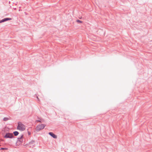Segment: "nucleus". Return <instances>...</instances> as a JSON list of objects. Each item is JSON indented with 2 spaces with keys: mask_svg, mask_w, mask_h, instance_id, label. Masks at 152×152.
<instances>
[{
  "mask_svg": "<svg viewBox=\"0 0 152 152\" xmlns=\"http://www.w3.org/2000/svg\"><path fill=\"white\" fill-rule=\"evenodd\" d=\"M9 20H10V18H5L0 21V23Z\"/></svg>",
  "mask_w": 152,
  "mask_h": 152,
  "instance_id": "5",
  "label": "nucleus"
},
{
  "mask_svg": "<svg viewBox=\"0 0 152 152\" xmlns=\"http://www.w3.org/2000/svg\"><path fill=\"white\" fill-rule=\"evenodd\" d=\"M13 137V135L12 134H10V138H12Z\"/></svg>",
  "mask_w": 152,
  "mask_h": 152,
  "instance_id": "10",
  "label": "nucleus"
},
{
  "mask_svg": "<svg viewBox=\"0 0 152 152\" xmlns=\"http://www.w3.org/2000/svg\"><path fill=\"white\" fill-rule=\"evenodd\" d=\"M7 149L6 148H1V149L2 150H7Z\"/></svg>",
  "mask_w": 152,
  "mask_h": 152,
  "instance_id": "11",
  "label": "nucleus"
},
{
  "mask_svg": "<svg viewBox=\"0 0 152 152\" xmlns=\"http://www.w3.org/2000/svg\"><path fill=\"white\" fill-rule=\"evenodd\" d=\"M34 142V141H32L29 143V145L31 147L33 148L34 147L35 145Z\"/></svg>",
  "mask_w": 152,
  "mask_h": 152,
  "instance_id": "3",
  "label": "nucleus"
},
{
  "mask_svg": "<svg viewBox=\"0 0 152 152\" xmlns=\"http://www.w3.org/2000/svg\"><path fill=\"white\" fill-rule=\"evenodd\" d=\"M76 22L78 23H82L83 22L82 21H81L79 20H76Z\"/></svg>",
  "mask_w": 152,
  "mask_h": 152,
  "instance_id": "8",
  "label": "nucleus"
},
{
  "mask_svg": "<svg viewBox=\"0 0 152 152\" xmlns=\"http://www.w3.org/2000/svg\"><path fill=\"white\" fill-rule=\"evenodd\" d=\"M45 126V125L44 124H42L40 125H39L37 126L36 128V130L37 131L41 130L43 129Z\"/></svg>",
  "mask_w": 152,
  "mask_h": 152,
  "instance_id": "2",
  "label": "nucleus"
},
{
  "mask_svg": "<svg viewBox=\"0 0 152 152\" xmlns=\"http://www.w3.org/2000/svg\"><path fill=\"white\" fill-rule=\"evenodd\" d=\"M13 134L15 136H16L18 135L19 133L18 132L15 131L13 132Z\"/></svg>",
  "mask_w": 152,
  "mask_h": 152,
  "instance_id": "6",
  "label": "nucleus"
},
{
  "mask_svg": "<svg viewBox=\"0 0 152 152\" xmlns=\"http://www.w3.org/2000/svg\"><path fill=\"white\" fill-rule=\"evenodd\" d=\"M8 120L9 118H4L3 119L4 121H8Z\"/></svg>",
  "mask_w": 152,
  "mask_h": 152,
  "instance_id": "9",
  "label": "nucleus"
},
{
  "mask_svg": "<svg viewBox=\"0 0 152 152\" xmlns=\"http://www.w3.org/2000/svg\"><path fill=\"white\" fill-rule=\"evenodd\" d=\"M49 134L52 137H53V138L56 139L57 138V136L56 135H55L54 134H53L52 132H49Z\"/></svg>",
  "mask_w": 152,
  "mask_h": 152,
  "instance_id": "4",
  "label": "nucleus"
},
{
  "mask_svg": "<svg viewBox=\"0 0 152 152\" xmlns=\"http://www.w3.org/2000/svg\"><path fill=\"white\" fill-rule=\"evenodd\" d=\"M28 134H30V133H29V132H28Z\"/></svg>",
  "mask_w": 152,
  "mask_h": 152,
  "instance_id": "12",
  "label": "nucleus"
},
{
  "mask_svg": "<svg viewBox=\"0 0 152 152\" xmlns=\"http://www.w3.org/2000/svg\"><path fill=\"white\" fill-rule=\"evenodd\" d=\"M5 138L10 137V134L9 133L7 134L5 136Z\"/></svg>",
  "mask_w": 152,
  "mask_h": 152,
  "instance_id": "7",
  "label": "nucleus"
},
{
  "mask_svg": "<svg viewBox=\"0 0 152 152\" xmlns=\"http://www.w3.org/2000/svg\"><path fill=\"white\" fill-rule=\"evenodd\" d=\"M17 129L21 131H23L26 129V126L21 122H18L17 127Z\"/></svg>",
  "mask_w": 152,
  "mask_h": 152,
  "instance_id": "1",
  "label": "nucleus"
}]
</instances>
